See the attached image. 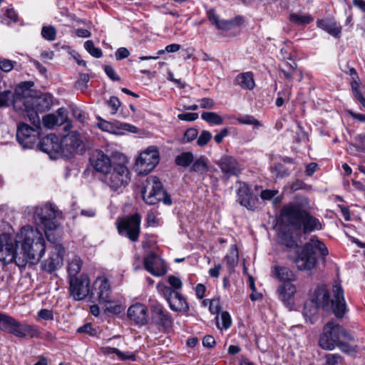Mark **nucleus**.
Instances as JSON below:
<instances>
[{"label": "nucleus", "mask_w": 365, "mask_h": 365, "mask_svg": "<svg viewBox=\"0 0 365 365\" xmlns=\"http://www.w3.org/2000/svg\"><path fill=\"white\" fill-rule=\"evenodd\" d=\"M209 170V160L204 155H201L195 160H193L192 164L190 168V172H195L202 175L208 172Z\"/></svg>", "instance_id": "obj_34"}, {"label": "nucleus", "mask_w": 365, "mask_h": 365, "mask_svg": "<svg viewBox=\"0 0 365 365\" xmlns=\"http://www.w3.org/2000/svg\"><path fill=\"white\" fill-rule=\"evenodd\" d=\"M61 212L51 203H46L34 208V220L37 225L48 229H57L59 223L56 219L61 215Z\"/></svg>", "instance_id": "obj_10"}, {"label": "nucleus", "mask_w": 365, "mask_h": 365, "mask_svg": "<svg viewBox=\"0 0 365 365\" xmlns=\"http://www.w3.org/2000/svg\"><path fill=\"white\" fill-rule=\"evenodd\" d=\"M314 250L319 251L322 258L329 255L327 246L318 238L312 237L309 242L297 247L294 262L299 270H310L314 267L317 263Z\"/></svg>", "instance_id": "obj_5"}, {"label": "nucleus", "mask_w": 365, "mask_h": 365, "mask_svg": "<svg viewBox=\"0 0 365 365\" xmlns=\"http://www.w3.org/2000/svg\"><path fill=\"white\" fill-rule=\"evenodd\" d=\"M128 168L120 163H113L110 169L103 174L102 181L113 190L125 187L130 180Z\"/></svg>", "instance_id": "obj_9"}, {"label": "nucleus", "mask_w": 365, "mask_h": 365, "mask_svg": "<svg viewBox=\"0 0 365 365\" xmlns=\"http://www.w3.org/2000/svg\"><path fill=\"white\" fill-rule=\"evenodd\" d=\"M15 64H16V61L6 59V58H4V59L0 58V69L2 71H4V72L11 71L14 68Z\"/></svg>", "instance_id": "obj_50"}, {"label": "nucleus", "mask_w": 365, "mask_h": 365, "mask_svg": "<svg viewBox=\"0 0 365 365\" xmlns=\"http://www.w3.org/2000/svg\"><path fill=\"white\" fill-rule=\"evenodd\" d=\"M212 139V134L208 130H202L197 140V145L203 147Z\"/></svg>", "instance_id": "obj_49"}, {"label": "nucleus", "mask_w": 365, "mask_h": 365, "mask_svg": "<svg viewBox=\"0 0 365 365\" xmlns=\"http://www.w3.org/2000/svg\"><path fill=\"white\" fill-rule=\"evenodd\" d=\"M178 118L180 120L194 121L198 118L197 113H185L178 115Z\"/></svg>", "instance_id": "obj_56"}, {"label": "nucleus", "mask_w": 365, "mask_h": 365, "mask_svg": "<svg viewBox=\"0 0 365 365\" xmlns=\"http://www.w3.org/2000/svg\"><path fill=\"white\" fill-rule=\"evenodd\" d=\"M289 21L298 26L307 25L314 21V18L309 15H301L299 14L293 13L289 15Z\"/></svg>", "instance_id": "obj_36"}, {"label": "nucleus", "mask_w": 365, "mask_h": 365, "mask_svg": "<svg viewBox=\"0 0 365 365\" xmlns=\"http://www.w3.org/2000/svg\"><path fill=\"white\" fill-rule=\"evenodd\" d=\"M207 18L209 21L215 26H217L220 21L219 16L215 13L214 9H210L207 12Z\"/></svg>", "instance_id": "obj_64"}, {"label": "nucleus", "mask_w": 365, "mask_h": 365, "mask_svg": "<svg viewBox=\"0 0 365 365\" xmlns=\"http://www.w3.org/2000/svg\"><path fill=\"white\" fill-rule=\"evenodd\" d=\"M352 339V336L343 327L329 322L323 328L319 344L323 349L332 350L341 341Z\"/></svg>", "instance_id": "obj_7"}, {"label": "nucleus", "mask_w": 365, "mask_h": 365, "mask_svg": "<svg viewBox=\"0 0 365 365\" xmlns=\"http://www.w3.org/2000/svg\"><path fill=\"white\" fill-rule=\"evenodd\" d=\"M84 48L90 55L96 58H99L103 56L102 50L100 48L96 47L91 40H88L85 42Z\"/></svg>", "instance_id": "obj_41"}, {"label": "nucleus", "mask_w": 365, "mask_h": 365, "mask_svg": "<svg viewBox=\"0 0 365 365\" xmlns=\"http://www.w3.org/2000/svg\"><path fill=\"white\" fill-rule=\"evenodd\" d=\"M38 150L47 153L52 158L54 155L61 153V145L55 134H49L41 139L37 144Z\"/></svg>", "instance_id": "obj_24"}, {"label": "nucleus", "mask_w": 365, "mask_h": 365, "mask_svg": "<svg viewBox=\"0 0 365 365\" xmlns=\"http://www.w3.org/2000/svg\"><path fill=\"white\" fill-rule=\"evenodd\" d=\"M334 298L330 299L329 291L325 285L318 286L314 290L310 299L324 311L331 310L338 318H342L346 311L344 291L341 285L333 287Z\"/></svg>", "instance_id": "obj_2"}, {"label": "nucleus", "mask_w": 365, "mask_h": 365, "mask_svg": "<svg viewBox=\"0 0 365 365\" xmlns=\"http://www.w3.org/2000/svg\"><path fill=\"white\" fill-rule=\"evenodd\" d=\"M215 164L220 168L222 173V180L224 181H227L232 176L238 177L242 173L240 164L232 155H222Z\"/></svg>", "instance_id": "obj_18"}, {"label": "nucleus", "mask_w": 365, "mask_h": 365, "mask_svg": "<svg viewBox=\"0 0 365 365\" xmlns=\"http://www.w3.org/2000/svg\"><path fill=\"white\" fill-rule=\"evenodd\" d=\"M29 93L19 85L16 87L14 93H12L13 105L15 109L26 108L25 101L31 98L28 96Z\"/></svg>", "instance_id": "obj_31"}, {"label": "nucleus", "mask_w": 365, "mask_h": 365, "mask_svg": "<svg viewBox=\"0 0 365 365\" xmlns=\"http://www.w3.org/2000/svg\"><path fill=\"white\" fill-rule=\"evenodd\" d=\"M21 242V253L27 259L38 262L44 255L46 242L41 232L37 229H24L18 236Z\"/></svg>", "instance_id": "obj_4"}, {"label": "nucleus", "mask_w": 365, "mask_h": 365, "mask_svg": "<svg viewBox=\"0 0 365 365\" xmlns=\"http://www.w3.org/2000/svg\"><path fill=\"white\" fill-rule=\"evenodd\" d=\"M38 317L43 320H53V313L51 310L42 309L38 312Z\"/></svg>", "instance_id": "obj_57"}, {"label": "nucleus", "mask_w": 365, "mask_h": 365, "mask_svg": "<svg viewBox=\"0 0 365 365\" xmlns=\"http://www.w3.org/2000/svg\"><path fill=\"white\" fill-rule=\"evenodd\" d=\"M235 83L242 89L252 91L255 86L254 74L251 71L239 73L235 79Z\"/></svg>", "instance_id": "obj_30"}, {"label": "nucleus", "mask_w": 365, "mask_h": 365, "mask_svg": "<svg viewBox=\"0 0 365 365\" xmlns=\"http://www.w3.org/2000/svg\"><path fill=\"white\" fill-rule=\"evenodd\" d=\"M294 170V168L286 167L281 163H275L272 167H271L272 173H276L277 178H283L289 176L292 171Z\"/></svg>", "instance_id": "obj_35"}, {"label": "nucleus", "mask_w": 365, "mask_h": 365, "mask_svg": "<svg viewBox=\"0 0 365 365\" xmlns=\"http://www.w3.org/2000/svg\"><path fill=\"white\" fill-rule=\"evenodd\" d=\"M170 286L158 284L160 294L169 304L170 308L177 312L187 313L190 308L185 297L178 290L182 288V282L180 278L170 275L168 278Z\"/></svg>", "instance_id": "obj_6"}, {"label": "nucleus", "mask_w": 365, "mask_h": 365, "mask_svg": "<svg viewBox=\"0 0 365 365\" xmlns=\"http://www.w3.org/2000/svg\"><path fill=\"white\" fill-rule=\"evenodd\" d=\"M128 318L135 325L143 326L148 324V308L141 303L130 306L127 312Z\"/></svg>", "instance_id": "obj_22"}, {"label": "nucleus", "mask_w": 365, "mask_h": 365, "mask_svg": "<svg viewBox=\"0 0 365 365\" xmlns=\"http://www.w3.org/2000/svg\"><path fill=\"white\" fill-rule=\"evenodd\" d=\"M309 209V201L307 198L302 199L300 202L284 205L280 210V221L291 226L294 232H302L304 235L322 230L321 222L310 213Z\"/></svg>", "instance_id": "obj_1"}, {"label": "nucleus", "mask_w": 365, "mask_h": 365, "mask_svg": "<svg viewBox=\"0 0 365 365\" xmlns=\"http://www.w3.org/2000/svg\"><path fill=\"white\" fill-rule=\"evenodd\" d=\"M116 356H118V358L119 359H120L122 361L130 360V361H134L136 360V356H135V354H133L132 352H129V351L123 352L118 349Z\"/></svg>", "instance_id": "obj_54"}, {"label": "nucleus", "mask_w": 365, "mask_h": 365, "mask_svg": "<svg viewBox=\"0 0 365 365\" xmlns=\"http://www.w3.org/2000/svg\"><path fill=\"white\" fill-rule=\"evenodd\" d=\"M278 191L276 190H264L261 192L260 197L264 200H269L273 198L277 194Z\"/></svg>", "instance_id": "obj_61"}, {"label": "nucleus", "mask_w": 365, "mask_h": 365, "mask_svg": "<svg viewBox=\"0 0 365 365\" xmlns=\"http://www.w3.org/2000/svg\"><path fill=\"white\" fill-rule=\"evenodd\" d=\"M42 37L49 41H53L56 39V30L53 26H43L41 29Z\"/></svg>", "instance_id": "obj_42"}, {"label": "nucleus", "mask_w": 365, "mask_h": 365, "mask_svg": "<svg viewBox=\"0 0 365 365\" xmlns=\"http://www.w3.org/2000/svg\"><path fill=\"white\" fill-rule=\"evenodd\" d=\"M12 99V93L9 90L0 92V108L9 107Z\"/></svg>", "instance_id": "obj_45"}, {"label": "nucleus", "mask_w": 365, "mask_h": 365, "mask_svg": "<svg viewBox=\"0 0 365 365\" xmlns=\"http://www.w3.org/2000/svg\"><path fill=\"white\" fill-rule=\"evenodd\" d=\"M319 308L320 307L311 299L307 301L303 309V314L306 318V320L309 321L311 324H314L317 319V314Z\"/></svg>", "instance_id": "obj_33"}, {"label": "nucleus", "mask_w": 365, "mask_h": 365, "mask_svg": "<svg viewBox=\"0 0 365 365\" xmlns=\"http://www.w3.org/2000/svg\"><path fill=\"white\" fill-rule=\"evenodd\" d=\"M104 71L108 77L113 81H119L120 80V76L116 74L112 66L106 65L104 66Z\"/></svg>", "instance_id": "obj_52"}, {"label": "nucleus", "mask_w": 365, "mask_h": 365, "mask_svg": "<svg viewBox=\"0 0 365 365\" xmlns=\"http://www.w3.org/2000/svg\"><path fill=\"white\" fill-rule=\"evenodd\" d=\"M90 279L86 274L71 277L69 280L70 297L75 301H81L90 296Z\"/></svg>", "instance_id": "obj_16"}, {"label": "nucleus", "mask_w": 365, "mask_h": 365, "mask_svg": "<svg viewBox=\"0 0 365 365\" xmlns=\"http://www.w3.org/2000/svg\"><path fill=\"white\" fill-rule=\"evenodd\" d=\"M0 330L14 335L18 338H42L41 332L36 326L21 323L6 314L0 312ZM48 341L55 339L51 332H46L43 337Z\"/></svg>", "instance_id": "obj_3"}, {"label": "nucleus", "mask_w": 365, "mask_h": 365, "mask_svg": "<svg viewBox=\"0 0 365 365\" xmlns=\"http://www.w3.org/2000/svg\"><path fill=\"white\" fill-rule=\"evenodd\" d=\"M64 253L65 250L62 245H54V252L48 259L42 262V269L49 273L55 271L63 264Z\"/></svg>", "instance_id": "obj_23"}, {"label": "nucleus", "mask_w": 365, "mask_h": 365, "mask_svg": "<svg viewBox=\"0 0 365 365\" xmlns=\"http://www.w3.org/2000/svg\"><path fill=\"white\" fill-rule=\"evenodd\" d=\"M90 80V76L87 73H80L78 81L75 83L76 88L83 91L88 88V83Z\"/></svg>", "instance_id": "obj_46"}, {"label": "nucleus", "mask_w": 365, "mask_h": 365, "mask_svg": "<svg viewBox=\"0 0 365 365\" xmlns=\"http://www.w3.org/2000/svg\"><path fill=\"white\" fill-rule=\"evenodd\" d=\"M237 201L242 206L250 210L257 207V197L254 196L248 185L245 182H240V187L237 190Z\"/></svg>", "instance_id": "obj_21"}, {"label": "nucleus", "mask_w": 365, "mask_h": 365, "mask_svg": "<svg viewBox=\"0 0 365 365\" xmlns=\"http://www.w3.org/2000/svg\"><path fill=\"white\" fill-rule=\"evenodd\" d=\"M200 106L202 108L212 109L215 106V102L212 98H203L199 100Z\"/></svg>", "instance_id": "obj_63"}, {"label": "nucleus", "mask_w": 365, "mask_h": 365, "mask_svg": "<svg viewBox=\"0 0 365 365\" xmlns=\"http://www.w3.org/2000/svg\"><path fill=\"white\" fill-rule=\"evenodd\" d=\"M159 163V151L155 146H150L141 153L136 160L138 166L144 167L141 172L148 174L153 170Z\"/></svg>", "instance_id": "obj_20"}, {"label": "nucleus", "mask_w": 365, "mask_h": 365, "mask_svg": "<svg viewBox=\"0 0 365 365\" xmlns=\"http://www.w3.org/2000/svg\"><path fill=\"white\" fill-rule=\"evenodd\" d=\"M325 358L324 365H339L341 362V357L339 354H327Z\"/></svg>", "instance_id": "obj_51"}, {"label": "nucleus", "mask_w": 365, "mask_h": 365, "mask_svg": "<svg viewBox=\"0 0 365 365\" xmlns=\"http://www.w3.org/2000/svg\"><path fill=\"white\" fill-rule=\"evenodd\" d=\"M107 103L111 108L112 113H115L121 105L119 98L115 96H111Z\"/></svg>", "instance_id": "obj_53"}, {"label": "nucleus", "mask_w": 365, "mask_h": 365, "mask_svg": "<svg viewBox=\"0 0 365 365\" xmlns=\"http://www.w3.org/2000/svg\"><path fill=\"white\" fill-rule=\"evenodd\" d=\"M151 324L168 330L173 326V318L170 314L159 302H154L149 307Z\"/></svg>", "instance_id": "obj_15"}, {"label": "nucleus", "mask_w": 365, "mask_h": 365, "mask_svg": "<svg viewBox=\"0 0 365 365\" xmlns=\"http://www.w3.org/2000/svg\"><path fill=\"white\" fill-rule=\"evenodd\" d=\"M82 262L79 257H75L72 262L69 264L68 267V272L71 277H77L76 274L80 272L81 269Z\"/></svg>", "instance_id": "obj_40"}, {"label": "nucleus", "mask_w": 365, "mask_h": 365, "mask_svg": "<svg viewBox=\"0 0 365 365\" xmlns=\"http://www.w3.org/2000/svg\"><path fill=\"white\" fill-rule=\"evenodd\" d=\"M152 189L149 194L145 196V191H142L144 201L148 205H155L160 201L166 205H172V199L168 192L163 189L162 182L158 177H152Z\"/></svg>", "instance_id": "obj_13"}, {"label": "nucleus", "mask_w": 365, "mask_h": 365, "mask_svg": "<svg viewBox=\"0 0 365 365\" xmlns=\"http://www.w3.org/2000/svg\"><path fill=\"white\" fill-rule=\"evenodd\" d=\"M130 55L129 51L125 47H120L115 51V56L117 61H121L128 58Z\"/></svg>", "instance_id": "obj_58"}, {"label": "nucleus", "mask_w": 365, "mask_h": 365, "mask_svg": "<svg viewBox=\"0 0 365 365\" xmlns=\"http://www.w3.org/2000/svg\"><path fill=\"white\" fill-rule=\"evenodd\" d=\"M26 108H22L33 125H40L38 113H43L50 109L52 105V96L44 93L32 97L25 101Z\"/></svg>", "instance_id": "obj_8"}, {"label": "nucleus", "mask_w": 365, "mask_h": 365, "mask_svg": "<svg viewBox=\"0 0 365 365\" xmlns=\"http://www.w3.org/2000/svg\"><path fill=\"white\" fill-rule=\"evenodd\" d=\"M140 214L135 213L118 222V231L120 235H125L132 242H136L140 232Z\"/></svg>", "instance_id": "obj_12"}, {"label": "nucleus", "mask_w": 365, "mask_h": 365, "mask_svg": "<svg viewBox=\"0 0 365 365\" xmlns=\"http://www.w3.org/2000/svg\"><path fill=\"white\" fill-rule=\"evenodd\" d=\"M289 91H284L282 92H279L277 93V98L276 99L275 104L277 107H281L286 99H289Z\"/></svg>", "instance_id": "obj_59"}, {"label": "nucleus", "mask_w": 365, "mask_h": 365, "mask_svg": "<svg viewBox=\"0 0 365 365\" xmlns=\"http://www.w3.org/2000/svg\"><path fill=\"white\" fill-rule=\"evenodd\" d=\"M317 24L319 28L327 31L330 35L334 37H339L341 32V28L338 26L336 22L333 19H325L318 20Z\"/></svg>", "instance_id": "obj_32"}, {"label": "nucleus", "mask_w": 365, "mask_h": 365, "mask_svg": "<svg viewBox=\"0 0 365 365\" xmlns=\"http://www.w3.org/2000/svg\"><path fill=\"white\" fill-rule=\"evenodd\" d=\"M272 274L283 283H291L297 279L295 274L289 267L276 265L273 267Z\"/></svg>", "instance_id": "obj_29"}, {"label": "nucleus", "mask_w": 365, "mask_h": 365, "mask_svg": "<svg viewBox=\"0 0 365 365\" xmlns=\"http://www.w3.org/2000/svg\"><path fill=\"white\" fill-rule=\"evenodd\" d=\"M43 123L47 128H52L55 125H61L58 121V116L55 114H48L43 116Z\"/></svg>", "instance_id": "obj_44"}, {"label": "nucleus", "mask_w": 365, "mask_h": 365, "mask_svg": "<svg viewBox=\"0 0 365 365\" xmlns=\"http://www.w3.org/2000/svg\"><path fill=\"white\" fill-rule=\"evenodd\" d=\"M221 319L222 327L225 329H228L232 324L231 317L227 312H222L221 314Z\"/></svg>", "instance_id": "obj_62"}, {"label": "nucleus", "mask_w": 365, "mask_h": 365, "mask_svg": "<svg viewBox=\"0 0 365 365\" xmlns=\"http://www.w3.org/2000/svg\"><path fill=\"white\" fill-rule=\"evenodd\" d=\"M194 160V155L191 152H182L177 155L175 159V163L177 165L183 168H187L191 165Z\"/></svg>", "instance_id": "obj_37"}, {"label": "nucleus", "mask_w": 365, "mask_h": 365, "mask_svg": "<svg viewBox=\"0 0 365 365\" xmlns=\"http://www.w3.org/2000/svg\"><path fill=\"white\" fill-rule=\"evenodd\" d=\"M60 145L61 154L68 158L75 153L83 154L85 151L84 144L81 140L80 135L76 132H71L64 136Z\"/></svg>", "instance_id": "obj_14"}, {"label": "nucleus", "mask_w": 365, "mask_h": 365, "mask_svg": "<svg viewBox=\"0 0 365 365\" xmlns=\"http://www.w3.org/2000/svg\"><path fill=\"white\" fill-rule=\"evenodd\" d=\"M145 269L154 276H163L166 273V269L160 267V261L158 255L151 252L143 260Z\"/></svg>", "instance_id": "obj_26"}, {"label": "nucleus", "mask_w": 365, "mask_h": 365, "mask_svg": "<svg viewBox=\"0 0 365 365\" xmlns=\"http://www.w3.org/2000/svg\"><path fill=\"white\" fill-rule=\"evenodd\" d=\"M56 230V229H48V227H44V232L47 240L55 245H58L57 243V237L54 233Z\"/></svg>", "instance_id": "obj_55"}, {"label": "nucleus", "mask_w": 365, "mask_h": 365, "mask_svg": "<svg viewBox=\"0 0 365 365\" xmlns=\"http://www.w3.org/2000/svg\"><path fill=\"white\" fill-rule=\"evenodd\" d=\"M19 240L13 239L7 235L0 237V261L4 264L12 263L17 256Z\"/></svg>", "instance_id": "obj_17"}, {"label": "nucleus", "mask_w": 365, "mask_h": 365, "mask_svg": "<svg viewBox=\"0 0 365 365\" xmlns=\"http://www.w3.org/2000/svg\"><path fill=\"white\" fill-rule=\"evenodd\" d=\"M296 291V287L292 283H283L277 289L279 299L287 307H292L294 304V295Z\"/></svg>", "instance_id": "obj_28"}, {"label": "nucleus", "mask_w": 365, "mask_h": 365, "mask_svg": "<svg viewBox=\"0 0 365 365\" xmlns=\"http://www.w3.org/2000/svg\"><path fill=\"white\" fill-rule=\"evenodd\" d=\"M90 163L96 172L102 174L110 169L113 165L110 158L100 150H96L90 158Z\"/></svg>", "instance_id": "obj_25"}, {"label": "nucleus", "mask_w": 365, "mask_h": 365, "mask_svg": "<svg viewBox=\"0 0 365 365\" xmlns=\"http://www.w3.org/2000/svg\"><path fill=\"white\" fill-rule=\"evenodd\" d=\"M294 231L291 226L284 225L281 221V226L278 234L280 242L287 248H295V251L299 246L297 245L292 234Z\"/></svg>", "instance_id": "obj_27"}, {"label": "nucleus", "mask_w": 365, "mask_h": 365, "mask_svg": "<svg viewBox=\"0 0 365 365\" xmlns=\"http://www.w3.org/2000/svg\"><path fill=\"white\" fill-rule=\"evenodd\" d=\"M103 304L104 305V311L106 314L117 315L120 314L124 309V307L122 304L115 303L114 301L110 300V299H108V302H105V303Z\"/></svg>", "instance_id": "obj_38"}, {"label": "nucleus", "mask_w": 365, "mask_h": 365, "mask_svg": "<svg viewBox=\"0 0 365 365\" xmlns=\"http://www.w3.org/2000/svg\"><path fill=\"white\" fill-rule=\"evenodd\" d=\"M32 128L25 123H19L16 130V140L24 148H31L39 140L41 124Z\"/></svg>", "instance_id": "obj_11"}, {"label": "nucleus", "mask_w": 365, "mask_h": 365, "mask_svg": "<svg viewBox=\"0 0 365 365\" xmlns=\"http://www.w3.org/2000/svg\"><path fill=\"white\" fill-rule=\"evenodd\" d=\"M198 135V130L194 128L187 129L181 140L182 143H189L195 140Z\"/></svg>", "instance_id": "obj_47"}, {"label": "nucleus", "mask_w": 365, "mask_h": 365, "mask_svg": "<svg viewBox=\"0 0 365 365\" xmlns=\"http://www.w3.org/2000/svg\"><path fill=\"white\" fill-rule=\"evenodd\" d=\"M78 333L86 334L89 336H94L97 334L98 331L91 323H86L83 326L80 327L77 329Z\"/></svg>", "instance_id": "obj_48"}, {"label": "nucleus", "mask_w": 365, "mask_h": 365, "mask_svg": "<svg viewBox=\"0 0 365 365\" xmlns=\"http://www.w3.org/2000/svg\"><path fill=\"white\" fill-rule=\"evenodd\" d=\"M201 118L210 125H219L223 123V118L214 112H203L201 114Z\"/></svg>", "instance_id": "obj_39"}, {"label": "nucleus", "mask_w": 365, "mask_h": 365, "mask_svg": "<svg viewBox=\"0 0 365 365\" xmlns=\"http://www.w3.org/2000/svg\"><path fill=\"white\" fill-rule=\"evenodd\" d=\"M237 120L240 124L252 125L255 126H261L260 122L254 116L250 115H244L237 118Z\"/></svg>", "instance_id": "obj_43"}, {"label": "nucleus", "mask_w": 365, "mask_h": 365, "mask_svg": "<svg viewBox=\"0 0 365 365\" xmlns=\"http://www.w3.org/2000/svg\"><path fill=\"white\" fill-rule=\"evenodd\" d=\"M356 148L358 150H365V135H358L354 137Z\"/></svg>", "instance_id": "obj_60"}, {"label": "nucleus", "mask_w": 365, "mask_h": 365, "mask_svg": "<svg viewBox=\"0 0 365 365\" xmlns=\"http://www.w3.org/2000/svg\"><path fill=\"white\" fill-rule=\"evenodd\" d=\"M111 288L106 278H98L93 283L90 292V299L93 302H98L100 304L108 302L110 298Z\"/></svg>", "instance_id": "obj_19"}]
</instances>
